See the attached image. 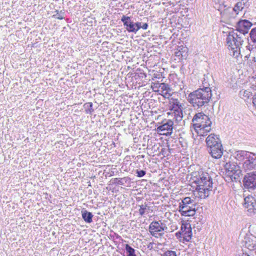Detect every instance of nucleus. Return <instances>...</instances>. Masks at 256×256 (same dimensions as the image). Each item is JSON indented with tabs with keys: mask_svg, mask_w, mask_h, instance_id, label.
<instances>
[{
	"mask_svg": "<svg viewBox=\"0 0 256 256\" xmlns=\"http://www.w3.org/2000/svg\"><path fill=\"white\" fill-rule=\"evenodd\" d=\"M134 27L135 29H136V32H138L141 28V23L140 22H137L134 23Z\"/></svg>",
	"mask_w": 256,
	"mask_h": 256,
	"instance_id": "obj_33",
	"label": "nucleus"
},
{
	"mask_svg": "<svg viewBox=\"0 0 256 256\" xmlns=\"http://www.w3.org/2000/svg\"><path fill=\"white\" fill-rule=\"evenodd\" d=\"M167 228L164 224L160 221H153L149 226V232L150 234L158 238L164 234V232Z\"/></svg>",
	"mask_w": 256,
	"mask_h": 256,
	"instance_id": "obj_9",
	"label": "nucleus"
},
{
	"mask_svg": "<svg viewBox=\"0 0 256 256\" xmlns=\"http://www.w3.org/2000/svg\"><path fill=\"white\" fill-rule=\"evenodd\" d=\"M92 106V103L91 102L84 104V106L86 108L85 112L86 114H91L94 112Z\"/></svg>",
	"mask_w": 256,
	"mask_h": 256,
	"instance_id": "obj_22",
	"label": "nucleus"
},
{
	"mask_svg": "<svg viewBox=\"0 0 256 256\" xmlns=\"http://www.w3.org/2000/svg\"><path fill=\"white\" fill-rule=\"evenodd\" d=\"M126 250L128 254L127 256H136L134 254V248L130 246L128 244H126Z\"/></svg>",
	"mask_w": 256,
	"mask_h": 256,
	"instance_id": "obj_24",
	"label": "nucleus"
},
{
	"mask_svg": "<svg viewBox=\"0 0 256 256\" xmlns=\"http://www.w3.org/2000/svg\"><path fill=\"white\" fill-rule=\"evenodd\" d=\"M152 88L154 92H157L159 93L160 91V83L159 82H153L152 84Z\"/></svg>",
	"mask_w": 256,
	"mask_h": 256,
	"instance_id": "obj_26",
	"label": "nucleus"
},
{
	"mask_svg": "<svg viewBox=\"0 0 256 256\" xmlns=\"http://www.w3.org/2000/svg\"><path fill=\"white\" fill-rule=\"evenodd\" d=\"M122 21L124 23V25L126 26V30L128 32H136V29L134 27V23L130 21V18L129 16H123L121 19Z\"/></svg>",
	"mask_w": 256,
	"mask_h": 256,
	"instance_id": "obj_15",
	"label": "nucleus"
},
{
	"mask_svg": "<svg viewBox=\"0 0 256 256\" xmlns=\"http://www.w3.org/2000/svg\"><path fill=\"white\" fill-rule=\"evenodd\" d=\"M206 142L208 148L222 144L218 136L214 134H210L206 138Z\"/></svg>",
	"mask_w": 256,
	"mask_h": 256,
	"instance_id": "obj_14",
	"label": "nucleus"
},
{
	"mask_svg": "<svg viewBox=\"0 0 256 256\" xmlns=\"http://www.w3.org/2000/svg\"><path fill=\"white\" fill-rule=\"evenodd\" d=\"M212 96L210 88H198L190 93L188 96V101L194 107L200 108L207 104Z\"/></svg>",
	"mask_w": 256,
	"mask_h": 256,
	"instance_id": "obj_2",
	"label": "nucleus"
},
{
	"mask_svg": "<svg viewBox=\"0 0 256 256\" xmlns=\"http://www.w3.org/2000/svg\"><path fill=\"white\" fill-rule=\"evenodd\" d=\"M224 169V178L228 182L236 181L242 174L240 167L234 163H226Z\"/></svg>",
	"mask_w": 256,
	"mask_h": 256,
	"instance_id": "obj_5",
	"label": "nucleus"
},
{
	"mask_svg": "<svg viewBox=\"0 0 256 256\" xmlns=\"http://www.w3.org/2000/svg\"><path fill=\"white\" fill-rule=\"evenodd\" d=\"M252 104L254 106L256 109V92L252 97Z\"/></svg>",
	"mask_w": 256,
	"mask_h": 256,
	"instance_id": "obj_34",
	"label": "nucleus"
},
{
	"mask_svg": "<svg viewBox=\"0 0 256 256\" xmlns=\"http://www.w3.org/2000/svg\"><path fill=\"white\" fill-rule=\"evenodd\" d=\"M209 152L211 156L216 159L220 158L223 154V150L222 144L209 148Z\"/></svg>",
	"mask_w": 256,
	"mask_h": 256,
	"instance_id": "obj_13",
	"label": "nucleus"
},
{
	"mask_svg": "<svg viewBox=\"0 0 256 256\" xmlns=\"http://www.w3.org/2000/svg\"><path fill=\"white\" fill-rule=\"evenodd\" d=\"M190 185L194 189L196 198H206L212 189V179L208 172L199 170L192 172L189 180Z\"/></svg>",
	"mask_w": 256,
	"mask_h": 256,
	"instance_id": "obj_1",
	"label": "nucleus"
},
{
	"mask_svg": "<svg viewBox=\"0 0 256 256\" xmlns=\"http://www.w3.org/2000/svg\"><path fill=\"white\" fill-rule=\"evenodd\" d=\"M146 206L142 205L140 206V208L138 210L140 214L142 216L145 213L146 210Z\"/></svg>",
	"mask_w": 256,
	"mask_h": 256,
	"instance_id": "obj_31",
	"label": "nucleus"
},
{
	"mask_svg": "<svg viewBox=\"0 0 256 256\" xmlns=\"http://www.w3.org/2000/svg\"><path fill=\"white\" fill-rule=\"evenodd\" d=\"M252 61H254V63L256 62L255 58H252Z\"/></svg>",
	"mask_w": 256,
	"mask_h": 256,
	"instance_id": "obj_37",
	"label": "nucleus"
},
{
	"mask_svg": "<svg viewBox=\"0 0 256 256\" xmlns=\"http://www.w3.org/2000/svg\"><path fill=\"white\" fill-rule=\"evenodd\" d=\"M242 95L244 98L248 99L251 96L252 92L248 90H245L244 92H242Z\"/></svg>",
	"mask_w": 256,
	"mask_h": 256,
	"instance_id": "obj_29",
	"label": "nucleus"
},
{
	"mask_svg": "<svg viewBox=\"0 0 256 256\" xmlns=\"http://www.w3.org/2000/svg\"><path fill=\"white\" fill-rule=\"evenodd\" d=\"M176 238L181 242H188L192 239V230L188 223H182L180 230L176 234Z\"/></svg>",
	"mask_w": 256,
	"mask_h": 256,
	"instance_id": "obj_8",
	"label": "nucleus"
},
{
	"mask_svg": "<svg viewBox=\"0 0 256 256\" xmlns=\"http://www.w3.org/2000/svg\"><path fill=\"white\" fill-rule=\"evenodd\" d=\"M251 256L250 254H248L246 250H243V252L241 256Z\"/></svg>",
	"mask_w": 256,
	"mask_h": 256,
	"instance_id": "obj_35",
	"label": "nucleus"
},
{
	"mask_svg": "<svg viewBox=\"0 0 256 256\" xmlns=\"http://www.w3.org/2000/svg\"><path fill=\"white\" fill-rule=\"evenodd\" d=\"M179 212L182 216H192L196 214V205L194 200L190 197L184 198L180 203Z\"/></svg>",
	"mask_w": 256,
	"mask_h": 256,
	"instance_id": "obj_6",
	"label": "nucleus"
},
{
	"mask_svg": "<svg viewBox=\"0 0 256 256\" xmlns=\"http://www.w3.org/2000/svg\"><path fill=\"white\" fill-rule=\"evenodd\" d=\"M172 118H168V121L164 124L158 127L159 131L172 130L173 128L174 122Z\"/></svg>",
	"mask_w": 256,
	"mask_h": 256,
	"instance_id": "obj_19",
	"label": "nucleus"
},
{
	"mask_svg": "<svg viewBox=\"0 0 256 256\" xmlns=\"http://www.w3.org/2000/svg\"><path fill=\"white\" fill-rule=\"evenodd\" d=\"M56 14H54L52 17H54L56 19L60 20L64 19V12H62V11H60V12H59L58 10H56Z\"/></svg>",
	"mask_w": 256,
	"mask_h": 256,
	"instance_id": "obj_27",
	"label": "nucleus"
},
{
	"mask_svg": "<svg viewBox=\"0 0 256 256\" xmlns=\"http://www.w3.org/2000/svg\"><path fill=\"white\" fill-rule=\"evenodd\" d=\"M113 184L120 185L126 186H130L131 184V179L128 177L122 178H114L110 180Z\"/></svg>",
	"mask_w": 256,
	"mask_h": 256,
	"instance_id": "obj_16",
	"label": "nucleus"
},
{
	"mask_svg": "<svg viewBox=\"0 0 256 256\" xmlns=\"http://www.w3.org/2000/svg\"><path fill=\"white\" fill-rule=\"evenodd\" d=\"M248 152L246 151H239L236 154V158L239 160H244L247 157Z\"/></svg>",
	"mask_w": 256,
	"mask_h": 256,
	"instance_id": "obj_23",
	"label": "nucleus"
},
{
	"mask_svg": "<svg viewBox=\"0 0 256 256\" xmlns=\"http://www.w3.org/2000/svg\"><path fill=\"white\" fill-rule=\"evenodd\" d=\"M238 39L237 34L234 32H230L226 38L228 48L231 55L235 58H238L240 54V42Z\"/></svg>",
	"mask_w": 256,
	"mask_h": 256,
	"instance_id": "obj_7",
	"label": "nucleus"
},
{
	"mask_svg": "<svg viewBox=\"0 0 256 256\" xmlns=\"http://www.w3.org/2000/svg\"><path fill=\"white\" fill-rule=\"evenodd\" d=\"M244 7V2H239L236 3V6H234V10L235 12H236V14H238L240 11H241L242 10V9Z\"/></svg>",
	"mask_w": 256,
	"mask_h": 256,
	"instance_id": "obj_21",
	"label": "nucleus"
},
{
	"mask_svg": "<svg viewBox=\"0 0 256 256\" xmlns=\"http://www.w3.org/2000/svg\"><path fill=\"white\" fill-rule=\"evenodd\" d=\"M136 174L138 177L141 178L146 174V172L144 170H137Z\"/></svg>",
	"mask_w": 256,
	"mask_h": 256,
	"instance_id": "obj_32",
	"label": "nucleus"
},
{
	"mask_svg": "<svg viewBox=\"0 0 256 256\" xmlns=\"http://www.w3.org/2000/svg\"><path fill=\"white\" fill-rule=\"evenodd\" d=\"M244 206L250 213H255L256 211V200L252 196H248L244 198Z\"/></svg>",
	"mask_w": 256,
	"mask_h": 256,
	"instance_id": "obj_11",
	"label": "nucleus"
},
{
	"mask_svg": "<svg viewBox=\"0 0 256 256\" xmlns=\"http://www.w3.org/2000/svg\"><path fill=\"white\" fill-rule=\"evenodd\" d=\"M192 122L194 130L199 136H206L212 130V122L210 118L202 112L196 114Z\"/></svg>",
	"mask_w": 256,
	"mask_h": 256,
	"instance_id": "obj_3",
	"label": "nucleus"
},
{
	"mask_svg": "<svg viewBox=\"0 0 256 256\" xmlns=\"http://www.w3.org/2000/svg\"><path fill=\"white\" fill-rule=\"evenodd\" d=\"M160 91L159 92L160 94H162V93H164V92L166 91L165 93H166L168 87L167 84L164 83H160Z\"/></svg>",
	"mask_w": 256,
	"mask_h": 256,
	"instance_id": "obj_25",
	"label": "nucleus"
},
{
	"mask_svg": "<svg viewBox=\"0 0 256 256\" xmlns=\"http://www.w3.org/2000/svg\"><path fill=\"white\" fill-rule=\"evenodd\" d=\"M82 217L84 220L86 222L90 223L92 221L93 215L90 212L85 210L82 214Z\"/></svg>",
	"mask_w": 256,
	"mask_h": 256,
	"instance_id": "obj_20",
	"label": "nucleus"
},
{
	"mask_svg": "<svg viewBox=\"0 0 256 256\" xmlns=\"http://www.w3.org/2000/svg\"><path fill=\"white\" fill-rule=\"evenodd\" d=\"M183 104L177 98H172L169 102V112L167 117L176 122L180 121L183 117Z\"/></svg>",
	"mask_w": 256,
	"mask_h": 256,
	"instance_id": "obj_4",
	"label": "nucleus"
},
{
	"mask_svg": "<svg viewBox=\"0 0 256 256\" xmlns=\"http://www.w3.org/2000/svg\"><path fill=\"white\" fill-rule=\"evenodd\" d=\"M250 38L253 42H256V28H253L250 33Z\"/></svg>",
	"mask_w": 256,
	"mask_h": 256,
	"instance_id": "obj_28",
	"label": "nucleus"
},
{
	"mask_svg": "<svg viewBox=\"0 0 256 256\" xmlns=\"http://www.w3.org/2000/svg\"><path fill=\"white\" fill-rule=\"evenodd\" d=\"M163 256H177L176 252L172 250H168L166 252Z\"/></svg>",
	"mask_w": 256,
	"mask_h": 256,
	"instance_id": "obj_30",
	"label": "nucleus"
},
{
	"mask_svg": "<svg viewBox=\"0 0 256 256\" xmlns=\"http://www.w3.org/2000/svg\"><path fill=\"white\" fill-rule=\"evenodd\" d=\"M148 28V24L146 23H144L142 26H141V28L143 30H146Z\"/></svg>",
	"mask_w": 256,
	"mask_h": 256,
	"instance_id": "obj_36",
	"label": "nucleus"
},
{
	"mask_svg": "<svg viewBox=\"0 0 256 256\" xmlns=\"http://www.w3.org/2000/svg\"><path fill=\"white\" fill-rule=\"evenodd\" d=\"M243 183L248 189H256V172L248 173L244 178Z\"/></svg>",
	"mask_w": 256,
	"mask_h": 256,
	"instance_id": "obj_10",
	"label": "nucleus"
},
{
	"mask_svg": "<svg viewBox=\"0 0 256 256\" xmlns=\"http://www.w3.org/2000/svg\"><path fill=\"white\" fill-rule=\"evenodd\" d=\"M175 56L178 57L180 60L186 58L188 56L187 48L183 46H178L175 52Z\"/></svg>",
	"mask_w": 256,
	"mask_h": 256,
	"instance_id": "obj_18",
	"label": "nucleus"
},
{
	"mask_svg": "<svg viewBox=\"0 0 256 256\" xmlns=\"http://www.w3.org/2000/svg\"><path fill=\"white\" fill-rule=\"evenodd\" d=\"M252 26V23L248 20H241L238 22L236 30L238 32L244 34L248 32Z\"/></svg>",
	"mask_w": 256,
	"mask_h": 256,
	"instance_id": "obj_12",
	"label": "nucleus"
},
{
	"mask_svg": "<svg viewBox=\"0 0 256 256\" xmlns=\"http://www.w3.org/2000/svg\"><path fill=\"white\" fill-rule=\"evenodd\" d=\"M242 164V168L246 170H251L254 168L256 160L253 158L246 157Z\"/></svg>",
	"mask_w": 256,
	"mask_h": 256,
	"instance_id": "obj_17",
	"label": "nucleus"
}]
</instances>
